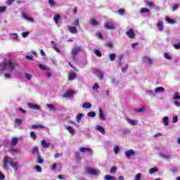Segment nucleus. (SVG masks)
<instances>
[{
	"label": "nucleus",
	"instance_id": "nucleus-1",
	"mask_svg": "<svg viewBox=\"0 0 180 180\" xmlns=\"http://www.w3.org/2000/svg\"><path fill=\"white\" fill-rule=\"evenodd\" d=\"M0 67H2V70H0V75L2 77L5 71H8V68H11V72L19 68V65L15 60L12 59H5L2 63L0 64Z\"/></svg>",
	"mask_w": 180,
	"mask_h": 180
},
{
	"label": "nucleus",
	"instance_id": "nucleus-2",
	"mask_svg": "<svg viewBox=\"0 0 180 180\" xmlns=\"http://www.w3.org/2000/svg\"><path fill=\"white\" fill-rule=\"evenodd\" d=\"M10 163L11 167L14 169V171H18V167H19V163L12 161V158L9 156H6L3 162V169H7L8 165Z\"/></svg>",
	"mask_w": 180,
	"mask_h": 180
},
{
	"label": "nucleus",
	"instance_id": "nucleus-3",
	"mask_svg": "<svg viewBox=\"0 0 180 180\" xmlns=\"http://www.w3.org/2000/svg\"><path fill=\"white\" fill-rule=\"evenodd\" d=\"M81 51H82L81 46H75L73 48H72L71 55H72V59L73 60V61H75V60H77V54H78V53Z\"/></svg>",
	"mask_w": 180,
	"mask_h": 180
},
{
	"label": "nucleus",
	"instance_id": "nucleus-4",
	"mask_svg": "<svg viewBox=\"0 0 180 180\" xmlns=\"http://www.w3.org/2000/svg\"><path fill=\"white\" fill-rule=\"evenodd\" d=\"M104 27L107 29V30H115V29H116L115 24L112 21L105 22Z\"/></svg>",
	"mask_w": 180,
	"mask_h": 180
},
{
	"label": "nucleus",
	"instance_id": "nucleus-5",
	"mask_svg": "<svg viewBox=\"0 0 180 180\" xmlns=\"http://www.w3.org/2000/svg\"><path fill=\"white\" fill-rule=\"evenodd\" d=\"M124 155L130 160L131 157H134L136 155V152L133 149H129L124 153Z\"/></svg>",
	"mask_w": 180,
	"mask_h": 180
},
{
	"label": "nucleus",
	"instance_id": "nucleus-6",
	"mask_svg": "<svg viewBox=\"0 0 180 180\" xmlns=\"http://www.w3.org/2000/svg\"><path fill=\"white\" fill-rule=\"evenodd\" d=\"M75 95V91L72 89H69L65 91L64 94H63V98H72Z\"/></svg>",
	"mask_w": 180,
	"mask_h": 180
},
{
	"label": "nucleus",
	"instance_id": "nucleus-7",
	"mask_svg": "<svg viewBox=\"0 0 180 180\" xmlns=\"http://www.w3.org/2000/svg\"><path fill=\"white\" fill-rule=\"evenodd\" d=\"M86 172H87V174H89L90 175H95L96 176H97L98 175V171L92 167H87L86 169Z\"/></svg>",
	"mask_w": 180,
	"mask_h": 180
},
{
	"label": "nucleus",
	"instance_id": "nucleus-8",
	"mask_svg": "<svg viewBox=\"0 0 180 180\" xmlns=\"http://www.w3.org/2000/svg\"><path fill=\"white\" fill-rule=\"evenodd\" d=\"M126 34L129 39H134V36H136V34L134 33V30H133V28H131L128 31H127Z\"/></svg>",
	"mask_w": 180,
	"mask_h": 180
},
{
	"label": "nucleus",
	"instance_id": "nucleus-9",
	"mask_svg": "<svg viewBox=\"0 0 180 180\" xmlns=\"http://www.w3.org/2000/svg\"><path fill=\"white\" fill-rule=\"evenodd\" d=\"M27 106L30 109H32L34 110H40V105L37 104H32L31 103H29Z\"/></svg>",
	"mask_w": 180,
	"mask_h": 180
},
{
	"label": "nucleus",
	"instance_id": "nucleus-10",
	"mask_svg": "<svg viewBox=\"0 0 180 180\" xmlns=\"http://www.w3.org/2000/svg\"><path fill=\"white\" fill-rule=\"evenodd\" d=\"M98 111H99L100 120H103V121L106 120V117H105V114L103 113V110L99 108Z\"/></svg>",
	"mask_w": 180,
	"mask_h": 180
},
{
	"label": "nucleus",
	"instance_id": "nucleus-11",
	"mask_svg": "<svg viewBox=\"0 0 180 180\" xmlns=\"http://www.w3.org/2000/svg\"><path fill=\"white\" fill-rule=\"evenodd\" d=\"M41 146H42L43 148H49L51 143L50 142H46V140H42L41 141Z\"/></svg>",
	"mask_w": 180,
	"mask_h": 180
},
{
	"label": "nucleus",
	"instance_id": "nucleus-12",
	"mask_svg": "<svg viewBox=\"0 0 180 180\" xmlns=\"http://www.w3.org/2000/svg\"><path fill=\"white\" fill-rule=\"evenodd\" d=\"M44 127H46L44 125L39 123L31 125V129H44Z\"/></svg>",
	"mask_w": 180,
	"mask_h": 180
},
{
	"label": "nucleus",
	"instance_id": "nucleus-13",
	"mask_svg": "<svg viewBox=\"0 0 180 180\" xmlns=\"http://www.w3.org/2000/svg\"><path fill=\"white\" fill-rule=\"evenodd\" d=\"M79 151L81 153H89L90 154L92 153V149L89 148H85V147H81L79 148Z\"/></svg>",
	"mask_w": 180,
	"mask_h": 180
},
{
	"label": "nucleus",
	"instance_id": "nucleus-14",
	"mask_svg": "<svg viewBox=\"0 0 180 180\" xmlns=\"http://www.w3.org/2000/svg\"><path fill=\"white\" fill-rule=\"evenodd\" d=\"M77 79V74L74 72L69 73L68 81H73Z\"/></svg>",
	"mask_w": 180,
	"mask_h": 180
},
{
	"label": "nucleus",
	"instance_id": "nucleus-15",
	"mask_svg": "<svg viewBox=\"0 0 180 180\" xmlns=\"http://www.w3.org/2000/svg\"><path fill=\"white\" fill-rule=\"evenodd\" d=\"M18 141H19V139L17 137L12 138L11 143V147H15V146L18 144Z\"/></svg>",
	"mask_w": 180,
	"mask_h": 180
},
{
	"label": "nucleus",
	"instance_id": "nucleus-16",
	"mask_svg": "<svg viewBox=\"0 0 180 180\" xmlns=\"http://www.w3.org/2000/svg\"><path fill=\"white\" fill-rule=\"evenodd\" d=\"M22 16L24 19H25L26 20H29V22H31L32 23H33V22H34V20L29 16H27L26 14H25V13H22Z\"/></svg>",
	"mask_w": 180,
	"mask_h": 180
},
{
	"label": "nucleus",
	"instance_id": "nucleus-17",
	"mask_svg": "<svg viewBox=\"0 0 180 180\" xmlns=\"http://www.w3.org/2000/svg\"><path fill=\"white\" fill-rule=\"evenodd\" d=\"M83 109H91L92 108V104L91 103L85 102L82 104Z\"/></svg>",
	"mask_w": 180,
	"mask_h": 180
},
{
	"label": "nucleus",
	"instance_id": "nucleus-18",
	"mask_svg": "<svg viewBox=\"0 0 180 180\" xmlns=\"http://www.w3.org/2000/svg\"><path fill=\"white\" fill-rule=\"evenodd\" d=\"M96 129V130H98V131H100V133H101V134H105V128H103V127H102L101 125H97Z\"/></svg>",
	"mask_w": 180,
	"mask_h": 180
},
{
	"label": "nucleus",
	"instance_id": "nucleus-19",
	"mask_svg": "<svg viewBox=\"0 0 180 180\" xmlns=\"http://www.w3.org/2000/svg\"><path fill=\"white\" fill-rule=\"evenodd\" d=\"M157 26H158V28L159 30H160V31L164 30V22H162V21H159V22H158Z\"/></svg>",
	"mask_w": 180,
	"mask_h": 180
},
{
	"label": "nucleus",
	"instance_id": "nucleus-20",
	"mask_svg": "<svg viewBox=\"0 0 180 180\" xmlns=\"http://www.w3.org/2000/svg\"><path fill=\"white\" fill-rule=\"evenodd\" d=\"M160 92H165V89L164 87H157L155 89V94H160Z\"/></svg>",
	"mask_w": 180,
	"mask_h": 180
},
{
	"label": "nucleus",
	"instance_id": "nucleus-21",
	"mask_svg": "<svg viewBox=\"0 0 180 180\" xmlns=\"http://www.w3.org/2000/svg\"><path fill=\"white\" fill-rule=\"evenodd\" d=\"M46 106L49 108V110H51V112H56L57 110L56 106H54V105L53 104H48Z\"/></svg>",
	"mask_w": 180,
	"mask_h": 180
},
{
	"label": "nucleus",
	"instance_id": "nucleus-22",
	"mask_svg": "<svg viewBox=\"0 0 180 180\" xmlns=\"http://www.w3.org/2000/svg\"><path fill=\"white\" fill-rule=\"evenodd\" d=\"M53 19H54L55 23L56 25H58V22H60V20L61 19V15H55L54 17H53Z\"/></svg>",
	"mask_w": 180,
	"mask_h": 180
},
{
	"label": "nucleus",
	"instance_id": "nucleus-23",
	"mask_svg": "<svg viewBox=\"0 0 180 180\" xmlns=\"http://www.w3.org/2000/svg\"><path fill=\"white\" fill-rule=\"evenodd\" d=\"M32 154H37L39 155L40 153H39V148L37 146H34L32 150Z\"/></svg>",
	"mask_w": 180,
	"mask_h": 180
},
{
	"label": "nucleus",
	"instance_id": "nucleus-24",
	"mask_svg": "<svg viewBox=\"0 0 180 180\" xmlns=\"http://www.w3.org/2000/svg\"><path fill=\"white\" fill-rule=\"evenodd\" d=\"M65 130H68L70 134H74V129H72V127L65 126Z\"/></svg>",
	"mask_w": 180,
	"mask_h": 180
},
{
	"label": "nucleus",
	"instance_id": "nucleus-25",
	"mask_svg": "<svg viewBox=\"0 0 180 180\" xmlns=\"http://www.w3.org/2000/svg\"><path fill=\"white\" fill-rule=\"evenodd\" d=\"M173 101H180V96L178 92H174L173 96Z\"/></svg>",
	"mask_w": 180,
	"mask_h": 180
},
{
	"label": "nucleus",
	"instance_id": "nucleus-26",
	"mask_svg": "<svg viewBox=\"0 0 180 180\" xmlns=\"http://www.w3.org/2000/svg\"><path fill=\"white\" fill-rule=\"evenodd\" d=\"M127 122H128V123H129V124H131L132 126H136V124H137V121L134 120L127 119Z\"/></svg>",
	"mask_w": 180,
	"mask_h": 180
},
{
	"label": "nucleus",
	"instance_id": "nucleus-27",
	"mask_svg": "<svg viewBox=\"0 0 180 180\" xmlns=\"http://www.w3.org/2000/svg\"><path fill=\"white\" fill-rule=\"evenodd\" d=\"M104 179H105V180H115V179H116V178L115 177V176L105 175L104 176Z\"/></svg>",
	"mask_w": 180,
	"mask_h": 180
},
{
	"label": "nucleus",
	"instance_id": "nucleus-28",
	"mask_svg": "<svg viewBox=\"0 0 180 180\" xmlns=\"http://www.w3.org/2000/svg\"><path fill=\"white\" fill-rule=\"evenodd\" d=\"M90 23L92 25V26H98V25H99V22L94 18L91 20Z\"/></svg>",
	"mask_w": 180,
	"mask_h": 180
},
{
	"label": "nucleus",
	"instance_id": "nucleus-29",
	"mask_svg": "<svg viewBox=\"0 0 180 180\" xmlns=\"http://www.w3.org/2000/svg\"><path fill=\"white\" fill-rule=\"evenodd\" d=\"M8 153H11V154H18V150L14 148H10L8 149Z\"/></svg>",
	"mask_w": 180,
	"mask_h": 180
},
{
	"label": "nucleus",
	"instance_id": "nucleus-30",
	"mask_svg": "<svg viewBox=\"0 0 180 180\" xmlns=\"http://www.w3.org/2000/svg\"><path fill=\"white\" fill-rule=\"evenodd\" d=\"M69 32H70V33H77L78 30L75 27H69Z\"/></svg>",
	"mask_w": 180,
	"mask_h": 180
},
{
	"label": "nucleus",
	"instance_id": "nucleus-31",
	"mask_svg": "<svg viewBox=\"0 0 180 180\" xmlns=\"http://www.w3.org/2000/svg\"><path fill=\"white\" fill-rule=\"evenodd\" d=\"M140 12L141 13H150V10L147 8H141Z\"/></svg>",
	"mask_w": 180,
	"mask_h": 180
},
{
	"label": "nucleus",
	"instance_id": "nucleus-32",
	"mask_svg": "<svg viewBox=\"0 0 180 180\" xmlns=\"http://www.w3.org/2000/svg\"><path fill=\"white\" fill-rule=\"evenodd\" d=\"M97 77L99 78L100 80L103 79V72L98 71Z\"/></svg>",
	"mask_w": 180,
	"mask_h": 180
},
{
	"label": "nucleus",
	"instance_id": "nucleus-33",
	"mask_svg": "<svg viewBox=\"0 0 180 180\" xmlns=\"http://www.w3.org/2000/svg\"><path fill=\"white\" fill-rule=\"evenodd\" d=\"M37 160L39 164H43V162H44V160L41 157H40V155H37Z\"/></svg>",
	"mask_w": 180,
	"mask_h": 180
},
{
	"label": "nucleus",
	"instance_id": "nucleus-34",
	"mask_svg": "<svg viewBox=\"0 0 180 180\" xmlns=\"http://www.w3.org/2000/svg\"><path fill=\"white\" fill-rule=\"evenodd\" d=\"M165 20H167V22L170 23V25H174V23L176 22L174 20H172V19L169 18V17H165Z\"/></svg>",
	"mask_w": 180,
	"mask_h": 180
},
{
	"label": "nucleus",
	"instance_id": "nucleus-35",
	"mask_svg": "<svg viewBox=\"0 0 180 180\" xmlns=\"http://www.w3.org/2000/svg\"><path fill=\"white\" fill-rule=\"evenodd\" d=\"M38 67L42 70V71H50L49 68H47L46 66L43 65H38Z\"/></svg>",
	"mask_w": 180,
	"mask_h": 180
},
{
	"label": "nucleus",
	"instance_id": "nucleus-36",
	"mask_svg": "<svg viewBox=\"0 0 180 180\" xmlns=\"http://www.w3.org/2000/svg\"><path fill=\"white\" fill-rule=\"evenodd\" d=\"M10 36H11V39L13 40H18V34H16V33H11V34H10Z\"/></svg>",
	"mask_w": 180,
	"mask_h": 180
},
{
	"label": "nucleus",
	"instance_id": "nucleus-37",
	"mask_svg": "<svg viewBox=\"0 0 180 180\" xmlns=\"http://www.w3.org/2000/svg\"><path fill=\"white\" fill-rule=\"evenodd\" d=\"M163 123H164L165 126H167L168 123H169V118H168V117H165L163 118Z\"/></svg>",
	"mask_w": 180,
	"mask_h": 180
},
{
	"label": "nucleus",
	"instance_id": "nucleus-38",
	"mask_svg": "<svg viewBox=\"0 0 180 180\" xmlns=\"http://www.w3.org/2000/svg\"><path fill=\"white\" fill-rule=\"evenodd\" d=\"M91 89H93V91H98L99 89V84L98 83H95Z\"/></svg>",
	"mask_w": 180,
	"mask_h": 180
},
{
	"label": "nucleus",
	"instance_id": "nucleus-39",
	"mask_svg": "<svg viewBox=\"0 0 180 180\" xmlns=\"http://www.w3.org/2000/svg\"><path fill=\"white\" fill-rule=\"evenodd\" d=\"M82 116H84V114H82V113L77 114V115L76 117L77 122H81V119H82Z\"/></svg>",
	"mask_w": 180,
	"mask_h": 180
},
{
	"label": "nucleus",
	"instance_id": "nucleus-40",
	"mask_svg": "<svg viewBox=\"0 0 180 180\" xmlns=\"http://www.w3.org/2000/svg\"><path fill=\"white\" fill-rule=\"evenodd\" d=\"M87 116L89 117H95V116H96V112L91 111L87 113Z\"/></svg>",
	"mask_w": 180,
	"mask_h": 180
},
{
	"label": "nucleus",
	"instance_id": "nucleus-41",
	"mask_svg": "<svg viewBox=\"0 0 180 180\" xmlns=\"http://www.w3.org/2000/svg\"><path fill=\"white\" fill-rule=\"evenodd\" d=\"M30 137L31 139H32L33 140H36L37 139V135H36V134L34 133V131H31L30 132Z\"/></svg>",
	"mask_w": 180,
	"mask_h": 180
},
{
	"label": "nucleus",
	"instance_id": "nucleus-42",
	"mask_svg": "<svg viewBox=\"0 0 180 180\" xmlns=\"http://www.w3.org/2000/svg\"><path fill=\"white\" fill-rule=\"evenodd\" d=\"M94 53L96 54V56H97V57H102V53H101V51L98 49L94 50Z\"/></svg>",
	"mask_w": 180,
	"mask_h": 180
},
{
	"label": "nucleus",
	"instance_id": "nucleus-43",
	"mask_svg": "<svg viewBox=\"0 0 180 180\" xmlns=\"http://www.w3.org/2000/svg\"><path fill=\"white\" fill-rule=\"evenodd\" d=\"M110 61H115V58H116V54L115 53H110L109 55Z\"/></svg>",
	"mask_w": 180,
	"mask_h": 180
},
{
	"label": "nucleus",
	"instance_id": "nucleus-44",
	"mask_svg": "<svg viewBox=\"0 0 180 180\" xmlns=\"http://www.w3.org/2000/svg\"><path fill=\"white\" fill-rule=\"evenodd\" d=\"M68 64H69V65L71 67V68H73V70H74L75 71H76V72H78V71H79V70H78V68H77L75 66H74V65H73L71 62H69Z\"/></svg>",
	"mask_w": 180,
	"mask_h": 180
},
{
	"label": "nucleus",
	"instance_id": "nucleus-45",
	"mask_svg": "<svg viewBox=\"0 0 180 180\" xmlns=\"http://www.w3.org/2000/svg\"><path fill=\"white\" fill-rule=\"evenodd\" d=\"M48 4L51 7H53L56 5V2L54 1V0H48Z\"/></svg>",
	"mask_w": 180,
	"mask_h": 180
},
{
	"label": "nucleus",
	"instance_id": "nucleus-46",
	"mask_svg": "<svg viewBox=\"0 0 180 180\" xmlns=\"http://www.w3.org/2000/svg\"><path fill=\"white\" fill-rule=\"evenodd\" d=\"M147 5L149 8H155V4L153 1H148Z\"/></svg>",
	"mask_w": 180,
	"mask_h": 180
},
{
	"label": "nucleus",
	"instance_id": "nucleus-47",
	"mask_svg": "<svg viewBox=\"0 0 180 180\" xmlns=\"http://www.w3.org/2000/svg\"><path fill=\"white\" fill-rule=\"evenodd\" d=\"M157 171H158V169L157 167L151 168L149 170V174H154V173L157 172Z\"/></svg>",
	"mask_w": 180,
	"mask_h": 180
},
{
	"label": "nucleus",
	"instance_id": "nucleus-48",
	"mask_svg": "<svg viewBox=\"0 0 180 180\" xmlns=\"http://www.w3.org/2000/svg\"><path fill=\"white\" fill-rule=\"evenodd\" d=\"M116 171H117V168H116V167H112L110 169V172L111 174H115Z\"/></svg>",
	"mask_w": 180,
	"mask_h": 180
},
{
	"label": "nucleus",
	"instance_id": "nucleus-49",
	"mask_svg": "<svg viewBox=\"0 0 180 180\" xmlns=\"http://www.w3.org/2000/svg\"><path fill=\"white\" fill-rule=\"evenodd\" d=\"M164 57L165 58H167V60H172V57H171V56H169V54L168 53H164Z\"/></svg>",
	"mask_w": 180,
	"mask_h": 180
},
{
	"label": "nucleus",
	"instance_id": "nucleus-50",
	"mask_svg": "<svg viewBox=\"0 0 180 180\" xmlns=\"http://www.w3.org/2000/svg\"><path fill=\"white\" fill-rule=\"evenodd\" d=\"M15 2V0H7L6 1V5H8V6H11L12 5V4H13Z\"/></svg>",
	"mask_w": 180,
	"mask_h": 180
},
{
	"label": "nucleus",
	"instance_id": "nucleus-51",
	"mask_svg": "<svg viewBox=\"0 0 180 180\" xmlns=\"http://www.w3.org/2000/svg\"><path fill=\"white\" fill-rule=\"evenodd\" d=\"M120 150V148H119V146H115V147L114 148L115 154L116 155H117V154H118V153H119Z\"/></svg>",
	"mask_w": 180,
	"mask_h": 180
},
{
	"label": "nucleus",
	"instance_id": "nucleus-52",
	"mask_svg": "<svg viewBox=\"0 0 180 180\" xmlns=\"http://www.w3.org/2000/svg\"><path fill=\"white\" fill-rule=\"evenodd\" d=\"M143 60H145L146 61H148L149 64H151L153 63V60H151V58L147 56L143 57Z\"/></svg>",
	"mask_w": 180,
	"mask_h": 180
},
{
	"label": "nucleus",
	"instance_id": "nucleus-53",
	"mask_svg": "<svg viewBox=\"0 0 180 180\" xmlns=\"http://www.w3.org/2000/svg\"><path fill=\"white\" fill-rule=\"evenodd\" d=\"M178 8H179V4H175V5L172 8V11L174 12V11H176V9H178Z\"/></svg>",
	"mask_w": 180,
	"mask_h": 180
},
{
	"label": "nucleus",
	"instance_id": "nucleus-54",
	"mask_svg": "<svg viewBox=\"0 0 180 180\" xmlns=\"http://www.w3.org/2000/svg\"><path fill=\"white\" fill-rule=\"evenodd\" d=\"M141 174L138 173L136 175L135 180H141Z\"/></svg>",
	"mask_w": 180,
	"mask_h": 180
},
{
	"label": "nucleus",
	"instance_id": "nucleus-55",
	"mask_svg": "<svg viewBox=\"0 0 180 180\" xmlns=\"http://www.w3.org/2000/svg\"><path fill=\"white\" fill-rule=\"evenodd\" d=\"M124 9H123V8H120V9H118V13H119V15H124Z\"/></svg>",
	"mask_w": 180,
	"mask_h": 180
},
{
	"label": "nucleus",
	"instance_id": "nucleus-56",
	"mask_svg": "<svg viewBox=\"0 0 180 180\" xmlns=\"http://www.w3.org/2000/svg\"><path fill=\"white\" fill-rule=\"evenodd\" d=\"M6 11V6H1L0 7V13H2Z\"/></svg>",
	"mask_w": 180,
	"mask_h": 180
},
{
	"label": "nucleus",
	"instance_id": "nucleus-57",
	"mask_svg": "<svg viewBox=\"0 0 180 180\" xmlns=\"http://www.w3.org/2000/svg\"><path fill=\"white\" fill-rule=\"evenodd\" d=\"M22 122H23V120H22V119H16L15 120V123L17 124H22Z\"/></svg>",
	"mask_w": 180,
	"mask_h": 180
},
{
	"label": "nucleus",
	"instance_id": "nucleus-58",
	"mask_svg": "<svg viewBox=\"0 0 180 180\" xmlns=\"http://www.w3.org/2000/svg\"><path fill=\"white\" fill-rule=\"evenodd\" d=\"M106 46L108 47L109 49H112L113 48V44L112 42H108L106 44Z\"/></svg>",
	"mask_w": 180,
	"mask_h": 180
},
{
	"label": "nucleus",
	"instance_id": "nucleus-59",
	"mask_svg": "<svg viewBox=\"0 0 180 180\" xmlns=\"http://www.w3.org/2000/svg\"><path fill=\"white\" fill-rule=\"evenodd\" d=\"M96 36L98 37V39H103V35H102L101 32H97Z\"/></svg>",
	"mask_w": 180,
	"mask_h": 180
},
{
	"label": "nucleus",
	"instance_id": "nucleus-60",
	"mask_svg": "<svg viewBox=\"0 0 180 180\" xmlns=\"http://www.w3.org/2000/svg\"><path fill=\"white\" fill-rule=\"evenodd\" d=\"M174 47L176 50H179V49H180V42H179L178 44H174Z\"/></svg>",
	"mask_w": 180,
	"mask_h": 180
},
{
	"label": "nucleus",
	"instance_id": "nucleus-61",
	"mask_svg": "<svg viewBox=\"0 0 180 180\" xmlns=\"http://www.w3.org/2000/svg\"><path fill=\"white\" fill-rule=\"evenodd\" d=\"M35 169H37V172H41V167L39 165H36Z\"/></svg>",
	"mask_w": 180,
	"mask_h": 180
},
{
	"label": "nucleus",
	"instance_id": "nucleus-62",
	"mask_svg": "<svg viewBox=\"0 0 180 180\" xmlns=\"http://www.w3.org/2000/svg\"><path fill=\"white\" fill-rule=\"evenodd\" d=\"M29 34V32H24L22 33V37H27V35Z\"/></svg>",
	"mask_w": 180,
	"mask_h": 180
},
{
	"label": "nucleus",
	"instance_id": "nucleus-63",
	"mask_svg": "<svg viewBox=\"0 0 180 180\" xmlns=\"http://www.w3.org/2000/svg\"><path fill=\"white\" fill-rule=\"evenodd\" d=\"M144 110H146L145 108H138V109H136V112H138L139 113H141V112H144Z\"/></svg>",
	"mask_w": 180,
	"mask_h": 180
},
{
	"label": "nucleus",
	"instance_id": "nucleus-64",
	"mask_svg": "<svg viewBox=\"0 0 180 180\" xmlns=\"http://www.w3.org/2000/svg\"><path fill=\"white\" fill-rule=\"evenodd\" d=\"M5 179V175L0 172V180Z\"/></svg>",
	"mask_w": 180,
	"mask_h": 180
}]
</instances>
